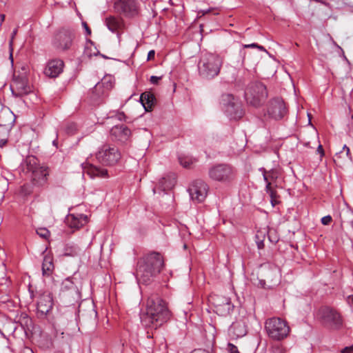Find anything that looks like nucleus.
<instances>
[{
  "mask_svg": "<svg viewBox=\"0 0 353 353\" xmlns=\"http://www.w3.org/2000/svg\"><path fill=\"white\" fill-rule=\"evenodd\" d=\"M112 86L113 83L110 77L108 79H103L101 82L97 83L92 88L90 97L91 99L93 101H98L101 97L106 94L107 92L110 90Z\"/></svg>",
  "mask_w": 353,
  "mask_h": 353,
  "instance_id": "20",
  "label": "nucleus"
},
{
  "mask_svg": "<svg viewBox=\"0 0 353 353\" xmlns=\"http://www.w3.org/2000/svg\"><path fill=\"white\" fill-rule=\"evenodd\" d=\"M15 121V116L8 108H3L0 111V136L2 132L10 134Z\"/></svg>",
  "mask_w": 353,
  "mask_h": 353,
  "instance_id": "18",
  "label": "nucleus"
},
{
  "mask_svg": "<svg viewBox=\"0 0 353 353\" xmlns=\"http://www.w3.org/2000/svg\"><path fill=\"white\" fill-rule=\"evenodd\" d=\"M5 20V14H0V26H1L2 23Z\"/></svg>",
  "mask_w": 353,
  "mask_h": 353,
  "instance_id": "53",
  "label": "nucleus"
},
{
  "mask_svg": "<svg viewBox=\"0 0 353 353\" xmlns=\"http://www.w3.org/2000/svg\"><path fill=\"white\" fill-rule=\"evenodd\" d=\"M341 353H353V344L350 346L345 347L341 350Z\"/></svg>",
  "mask_w": 353,
  "mask_h": 353,
  "instance_id": "44",
  "label": "nucleus"
},
{
  "mask_svg": "<svg viewBox=\"0 0 353 353\" xmlns=\"http://www.w3.org/2000/svg\"><path fill=\"white\" fill-rule=\"evenodd\" d=\"M105 25L112 32H117L123 26L121 18L114 16H110L105 19Z\"/></svg>",
  "mask_w": 353,
  "mask_h": 353,
  "instance_id": "25",
  "label": "nucleus"
},
{
  "mask_svg": "<svg viewBox=\"0 0 353 353\" xmlns=\"http://www.w3.org/2000/svg\"><path fill=\"white\" fill-rule=\"evenodd\" d=\"M110 134L116 141L125 143L131 137V130L124 125H115L111 129Z\"/></svg>",
  "mask_w": 353,
  "mask_h": 353,
  "instance_id": "22",
  "label": "nucleus"
},
{
  "mask_svg": "<svg viewBox=\"0 0 353 353\" xmlns=\"http://www.w3.org/2000/svg\"><path fill=\"white\" fill-rule=\"evenodd\" d=\"M316 317L329 330H339L343 326V319L341 313L334 307L326 305L321 307L316 312Z\"/></svg>",
  "mask_w": 353,
  "mask_h": 353,
  "instance_id": "5",
  "label": "nucleus"
},
{
  "mask_svg": "<svg viewBox=\"0 0 353 353\" xmlns=\"http://www.w3.org/2000/svg\"><path fill=\"white\" fill-rule=\"evenodd\" d=\"M267 97L266 86L260 81L251 82L245 90V99L247 103L254 107L263 105Z\"/></svg>",
  "mask_w": 353,
  "mask_h": 353,
  "instance_id": "6",
  "label": "nucleus"
},
{
  "mask_svg": "<svg viewBox=\"0 0 353 353\" xmlns=\"http://www.w3.org/2000/svg\"><path fill=\"white\" fill-rule=\"evenodd\" d=\"M259 170L262 172L263 180L265 181V183H267L268 182H271V180L268 176L267 170L263 168H260Z\"/></svg>",
  "mask_w": 353,
  "mask_h": 353,
  "instance_id": "42",
  "label": "nucleus"
},
{
  "mask_svg": "<svg viewBox=\"0 0 353 353\" xmlns=\"http://www.w3.org/2000/svg\"><path fill=\"white\" fill-rule=\"evenodd\" d=\"M245 48H258L259 50H261V51H263V52H265L266 53H268V51L263 46H260L256 43H252L250 44H243V45H242V49H241L239 51L240 55L242 57V64L244 63V62L245 61V57L247 54V52L245 50Z\"/></svg>",
  "mask_w": 353,
  "mask_h": 353,
  "instance_id": "29",
  "label": "nucleus"
},
{
  "mask_svg": "<svg viewBox=\"0 0 353 353\" xmlns=\"http://www.w3.org/2000/svg\"><path fill=\"white\" fill-rule=\"evenodd\" d=\"M74 37L73 30L63 28L54 35L52 45L58 52H65L71 48Z\"/></svg>",
  "mask_w": 353,
  "mask_h": 353,
  "instance_id": "11",
  "label": "nucleus"
},
{
  "mask_svg": "<svg viewBox=\"0 0 353 353\" xmlns=\"http://www.w3.org/2000/svg\"><path fill=\"white\" fill-rule=\"evenodd\" d=\"M287 108L283 99L275 98L272 99L268 105V113L274 120H281L287 114Z\"/></svg>",
  "mask_w": 353,
  "mask_h": 353,
  "instance_id": "16",
  "label": "nucleus"
},
{
  "mask_svg": "<svg viewBox=\"0 0 353 353\" xmlns=\"http://www.w3.org/2000/svg\"><path fill=\"white\" fill-rule=\"evenodd\" d=\"M317 152L321 154V156L324 155V150L323 148V146L321 145H319L317 148Z\"/></svg>",
  "mask_w": 353,
  "mask_h": 353,
  "instance_id": "51",
  "label": "nucleus"
},
{
  "mask_svg": "<svg viewBox=\"0 0 353 353\" xmlns=\"http://www.w3.org/2000/svg\"><path fill=\"white\" fill-rule=\"evenodd\" d=\"M223 63V58L216 54H202L198 63L199 76L205 79H212L217 77Z\"/></svg>",
  "mask_w": 353,
  "mask_h": 353,
  "instance_id": "4",
  "label": "nucleus"
},
{
  "mask_svg": "<svg viewBox=\"0 0 353 353\" xmlns=\"http://www.w3.org/2000/svg\"><path fill=\"white\" fill-rule=\"evenodd\" d=\"M140 101L145 111H151L154 106L157 99L151 92H144L140 96Z\"/></svg>",
  "mask_w": 353,
  "mask_h": 353,
  "instance_id": "24",
  "label": "nucleus"
},
{
  "mask_svg": "<svg viewBox=\"0 0 353 353\" xmlns=\"http://www.w3.org/2000/svg\"><path fill=\"white\" fill-rule=\"evenodd\" d=\"M53 307V297L50 292L39 294L37 304L38 318L44 319Z\"/></svg>",
  "mask_w": 353,
  "mask_h": 353,
  "instance_id": "14",
  "label": "nucleus"
},
{
  "mask_svg": "<svg viewBox=\"0 0 353 353\" xmlns=\"http://www.w3.org/2000/svg\"><path fill=\"white\" fill-rule=\"evenodd\" d=\"M121 154L114 145H103L96 153L97 160L102 165L113 166L121 159Z\"/></svg>",
  "mask_w": 353,
  "mask_h": 353,
  "instance_id": "9",
  "label": "nucleus"
},
{
  "mask_svg": "<svg viewBox=\"0 0 353 353\" xmlns=\"http://www.w3.org/2000/svg\"><path fill=\"white\" fill-rule=\"evenodd\" d=\"M23 321H24V323L26 325H28V323H31V319L26 314H24V316L23 317Z\"/></svg>",
  "mask_w": 353,
  "mask_h": 353,
  "instance_id": "49",
  "label": "nucleus"
},
{
  "mask_svg": "<svg viewBox=\"0 0 353 353\" xmlns=\"http://www.w3.org/2000/svg\"><path fill=\"white\" fill-rule=\"evenodd\" d=\"M83 26L87 32V34L88 35H90L91 34V30L90 28L88 27V24L85 23V22H83Z\"/></svg>",
  "mask_w": 353,
  "mask_h": 353,
  "instance_id": "50",
  "label": "nucleus"
},
{
  "mask_svg": "<svg viewBox=\"0 0 353 353\" xmlns=\"http://www.w3.org/2000/svg\"><path fill=\"white\" fill-rule=\"evenodd\" d=\"M332 221V218L330 215H327L321 219V223L324 225H329Z\"/></svg>",
  "mask_w": 353,
  "mask_h": 353,
  "instance_id": "40",
  "label": "nucleus"
},
{
  "mask_svg": "<svg viewBox=\"0 0 353 353\" xmlns=\"http://www.w3.org/2000/svg\"><path fill=\"white\" fill-rule=\"evenodd\" d=\"M77 130H78V126H77V123L71 122V123H68L66 125L65 132L68 134H71V135L74 134L77 132Z\"/></svg>",
  "mask_w": 353,
  "mask_h": 353,
  "instance_id": "32",
  "label": "nucleus"
},
{
  "mask_svg": "<svg viewBox=\"0 0 353 353\" xmlns=\"http://www.w3.org/2000/svg\"><path fill=\"white\" fill-rule=\"evenodd\" d=\"M64 62L61 59H52L49 60L44 69V74L50 78H57L63 71Z\"/></svg>",
  "mask_w": 353,
  "mask_h": 353,
  "instance_id": "19",
  "label": "nucleus"
},
{
  "mask_svg": "<svg viewBox=\"0 0 353 353\" xmlns=\"http://www.w3.org/2000/svg\"><path fill=\"white\" fill-rule=\"evenodd\" d=\"M179 161L180 164L185 168H188L192 163V161L187 157H179Z\"/></svg>",
  "mask_w": 353,
  "mask_h": 353,
  "instance_id": "35",
  "label": "nucleus"
},
{
  "mask_svg": "<svg viewBox=\"0 0 353 353\" xmlns=\"http://www.w3.org/2000/svg\"><path fill=\"white\" fill-rule=\"evenodd\" d=\"M86 173L91 177H101L104 178L108 176V170L105 168L97 167L92 164L86 168Z\"/></svg>",
  "mask_w": 353,
  "mask_h": 353,
  "instance_id": "27",
  "label": "nucleus"
},
{
  "mask_svg": "<svg viewBox=\"0 0 353 353\" xmlns=\"http://www.w3.org/2000/svg\"><path fill=\"white\" fill-rule=\"evenodd\" d=\"M65 222L69 228L76 230L88 223V216L83 214H69L66 216Z\"/></svg>",
  "mask_w": 353,
  "mask_h": 353,
  "instance_id": "21",
  "label": "nucleus"
},
{
  "mask_svg": "<svg viewBox=\"0 0 353 353\" xmlns=\"http://www.w3.org/2000/svg\"><path fill=\"white\" fill-rule=\"evenodd\" d=\"M350 225H351V227H352V229H353V220L350 222Z\"/></svg>",
  "mask_w": 353,
  "mask_h": 353,
  "instance_id": "62",
  "label": "nucleus"
},
{
  "mask_svg": "<svg viewBox=\"0 0 353 353\" xmlns=\"http://www.w3.org/2000/svg\"><path fill=\"white\" fill-rule=\"evenodd\" d=\"M170 316L167 303L158 294H154L148 297L146 312L141 316V320L145 326L156 329L166 323Z\"/></svg>",
  "mask_w": 353,
  "mask_h": 353,
  "instance_id": "1",
  "label": "nucleus"
},
{
  "mask_svg": "<svg viewBox=\"0 0 353 353\" xmlns=\"http://www.w3.org/2000/svg\"><path fill=\"white\" fill-rule=\"evenodd\" d=\"M265 192L269 194L271 199L276 198L277 193L276 192L272 189L271 182H268L265 185Z\"/></svg>",
  "mask_w": 353,
  "mask_h": 353,
  "instance_id": "33",
  "label": "nucleus"
},
{
  "mask_svg": "<svg viewBox=\"0 0 353 353\" xmlns=\"http://www.w3.org/2000/svg\"><path fill=\"white\" fill-rule=\"evenodd\" d=\"M221 104L227 115L232 119H239L243 112L241 103L230 94L221 95Z\"/></svg>",
  "mask_w": 353,
  "mask_h": 353,
  "instance_id": "12",
  "label": "nucleus"
},
{
  "mask_svg": "<svg viewBox=\"0 0 353 353\" xmlns=\"http://www.w3.org/2000/svg\"><path fill=\"white\" fill-rule=\"evenodd\" d=\"M164 267L163 256L157 252H150L139 259L137 264L136 277L139 283H150Z\"/></svg>",
  "mask_w": 353,
  "mask_h": 353,
  "instance_id": "2",
  "label": "nucleus"
},
{
  "mask_svg": "<svg viewBox=\"0 0 353 353\" xmlns=\"http://www.w3.org/2000/svg\"><path fill=\"white\" fill-rule=\"evenodd\" d=\"M97 54H99V51H97V52H94V55H95V56H96V55H97Z\"/></svg>",
  "mask_w": 353,
  "mask_h": 353,
  "instance_id": "61",
  "label": "nucleus"
},
{
  "mask_svg": "<svg viewBox=\"0 0 353 353\" xmlns=\"http://www.w3.org/2000/svg\"><path fill=\"white\" fill-rule=\"evenodd\" d=\"M161 77H157V76H151L150 79V81L152 84H157L159 81L161 79Z\"/></svg>",
  "mask_w": 353,
  "mask_h": 353,
  "instance_id": "45",
  "label": "nucleus"
},
{
  "mask_svg": "<svg viewBox=\"0 0 353 353\" xmlns=\"http://www.w3.org/2000/svg\"><path fill=\"white\" fill-rule=\"evenodd\" d=\"M269 239H270V241L271 242H274V243H276L277 242V240H272L271 238L269 236Z\"/></svg>",
  "mask_w": 353,
  "mask_h": 353,
  "instance_id": "59",
  "label": "nucleus"
},
{
  "mask_svg": "<svg viewBox=\"0 0 353 353\" xmlns=\"http://www.w3.org/2000/svg\"><path fill=\"white\" fill-rule=\"evenodd\" d=\"M8 136L9 134H6L5 132H2L0 136V148H3L7 144Z\"/></svg>",
  "mask_w": 353,
  "mask_h": 353,
  "instance_id": "37",
  "label": "nucleus"
},
{
  "mask_svg": "<svg viewBox=\"0 0 353 353\" xmlns=\"http://www.w3.org/2000/svg\"><path fill=\"white\" fill-rule=\"evenodd\" d=\"M230 332L237 338L245 336L247 333L246 325L244 322L236 321L234 322L230 327Z\"/></svg>",
  "mask_w": 353,
  "mask_h": 353,
  "instance_id": "26",
  "label": "nucleus"
},
{
  "mask_svg": "<svg viewBox=\"0 0 353 353\" xmlns=\"http://www.w3.org/2000/svg\"><path fill=\"white\" fill-rule=\"evenodd\" d=\"M208 185L201 180L194 181L188 188L191 199L197 202H203L208 194Z\"/></svg>",
  "mask_w": 353,
  "mask_h": 353,
  "instance_id": "17",
  "label": "nucleus"
},
{
  "mask_svg": "<svg viewBox=\"0 0 353 353\" xmlns=\"http://www.w3.org/2000/svg\"><path fill=\"white\" fill-rule=\"evenodd\" d=\"M112 117H114L116 119L121 121H125L127 118L123 112H115V114L112 115Z\"/></svg>",
  "mask_w": 353,
  "mask_h": 353,
  "instance_id": "39",
  "label": "nucleus"
},
{
  "mask_svg": "<svg viewBox=\"0 0 353 353\" xmlns=\"http://www.w3.org/2000/svg\"><path fill=\"white\" fill-rule=\"evenodd\" d=\"M219 307H222L224 311L230 313L233 310L234 305L232 304L231 301L229 298H224L223 304L219 305Z\"/></svg>",
  "mask_w": 353,
  "mask_h": 353,
  "instance_id": "31",
  "label": "nucleus"
},
{
  "mask_svg": "<svg viewBox=\"0 0 353 353\" xmlns=\"http://www.w3.org/2000/svg\"><path fill=\"white\" fill-rule=\"evenodd\" d=\"M256 243L257 245V248L259 249H263L264 248V234H262L261 236H260V234L258 233L256 234Z\"/></svg>",
  "mask_w": 353,
  "mask_h": 353,
  "instance_id": "36",
  "label": "nucleus"
},
{
  "mask_svg": "<svg viewBox=\"0 0 353 353\" xmlns=\"http://www.w3.org/2000/svg\"><path fill=\"white\" fill-rule=\"evenodd\" d=\"M230 346V353H240L238 350V348L234 345H232L231 343H229Z\"/></svg>",
  "mask_w": 353,
  "mask_h": 353,
  "instance_id": "46",
  "label": "nucleus"
},
{
  "mask_svg": "<svg viewBox=\"0 0 353 353\" xmlns=\"http://www.w3.org/2000/svg\"><path fill=\"white\" fill-rule=\"evenodd\" d=\"M81 249L74 243H68L64 248V255L68 256H75L81 252Z\"/></svg>",
  "mask_w": 353,
  "mask_h": 353,
  "instance_id": "30",
  "label": "nucleus"
},
{
  "mask_svg": "<svg viewBox=\"0 0 353 353\" xmlns=\"http://www.w3.org/2000/svg\"><path fill=\"white\" fill-rule=\"evenodd\" d=\"M59 297L68 305H73L81 299V293L71 278L68 277L61 283Z\"/></svg>",
  "mask_w": 353,
  "mask_h": 353,
  "instance_id": "10",
  "label": "nucleus"
},
{
  "mask_svg": "<svg viewBox=\"0 0 353 353\" xmlns=\"http://www.w3.org/2000/svg\"><path fill=\"white\" fill-rule=\"evenodd\" d=\"M101 56L102 57H103L104 59H108V57H106L105 55L101 54Z\"/></svg>",
  "mask_w": 353,
  "mask_h": 353,
  "instance_id": "60",
  "label": "nucleus"
},
{
  "mask_svg": "<svg viewBox=\"0 0 353 353\" xmlns=\"http://www.w3.org/2000/svg\"><path fill=\"white\" fill-rule=\"evenodd\" d=\"M176 184V176L174 174H168L165 176L161 177L157 186L153 189L154 192L155 189L158 188L162 191L170 190L174 188Z\"/></svg>",
  "mask_w": 353,
  "mask_h": 353,
  "instance_id": "23",
  "label": "nucleus"
},
{
  "mask_svg": "<svg viewBox=\"0 0 353 353\" xmlns=\"http://www.w3.org/2000/svg\"><path fill=\"white\" fill-rule=\"evenodd\" d=\"M54 270L52 259L50 256H45L42 263V274L43 276H50Z\"/></svg>",
  "mask_w": 353,
  "mask_h": 353,
  "instance_id": "28",
  "label": "nucleus"
},
{
  "mask_svg": "<svg viewBox=\"0 0 353 353\" xmlns=\"http://www.w3.org/2000/svg\"><path fill=\"white\" fill-rule=\"evenodd\" d=\"M21 168L34 186L44 188L47 185L50 168L47 165H41L37 157L28 156L21 163Z\"/></svg>",
  "mask_w": 353,
  "mask_h": 353,
  "instance_id": "3",
  "label": "nucleus"
},
{
  "mask_svg": "<svg viewBox=\"0 0 353 353\" xmlns=\"http://www.w3.org/2000/svg\"><path fill=\"white\" fill-rule=\"evenodd\" d=\"M195 353H210V352L208 351H205V350H199Z\"/></svg>",
  "mask_w": 353,
  "mask_h": 353,
  "instance_id": "58",
  "label": "nucleus"
},
{
  "mask_svg": "<svg viewBox=\"0 0 353 353\" xmlns=\"http://www.w3.org/2000/svg\"><path fill=\"white\" fill-rule=\"evenodd\" d=\"M208 175L212 181L228 183L235 179L236 170L230 164L219 163L209 169Z\"/></svg>",
  "mask_w": 353,
  "mask_h": 353,
  "instance_id": "8",
  "label": "nucleus"
},
{
  "mask_svg": "<svg viewBox=\"0 0 353 353\" xmlns=\"http://www.w3.org/2000/svg\"><path fill=\"white\" fill-rule=\"evenodd\" d=\"M347 303L351 307H353V295H349L346 298Z\"/></svg>",
  "mask_w": 353,
  "mask_h": 353,
  "instance_id": "48",
  "label": "nucleus"
},
{
  "mask_svg": "<svg viewBox=\"0 0 353 353\" xmlns=\"http://www.w3.org/2000/svg\"><path fill=\"white\" fill-rule=\"evenodd\" d=\"M342 152H343V151H341L339 153L336 154V155H335L336 159H334L335 161H337L339 158H341V155Z\"/></svg>",
  "mask_w": 353,
  "mask_h": 353,
  "instance_id": "55",
  "label": "nucleus"
},
{
  "mask_svg": "<svg viewBox=\"0 0 353 353\" xmlns=\"http://www.w3.org/2000/svg\"><path fill=\"white\" fill-rule=\"evenodd\" d=\"M12 94L15 97H22L31 92L28 80L24 75H14L12 83L10 85Z\"/></svg>",
  "mask_w": 353,
  "mask_h": 353,
  "instance_id": "15",
  "label": "nucleus"
},
{
  "mask_svg": "<svg viewBox=\"0 0 353 353\" xmlns=\"http://www.w3.org/2000/svg\"><path fill=\"white\" fill-rule=\"evenodd\" d=\"M212 10H214V8H210L206 10H201L200 12H201L203 15H205L211 12Z\"/></svg>",
  "mask_w": 353,
  "mask_h": 353,
  "instance_id": "52",
  "label": "nucleus"
},
{
  "mask_svg": "<svg viewBox=\"0 0 353 353\" xmlns=\"http://www.w3.org/2000/svg\"><path fill=\"white\" fill-rule=\"evenodd\" d=\"M265 328L268 336L274 341L284 339L290 332V327L288 323L279 317L267 319L265 323Z\"/></svg>",
  "mask_w": 353,
  "mask_h": 353,
  "instance_id": "7",
  "label": "nucleus"
},
{
  "mask_svg": "<svg viewBox=\"0 0 353 353\" xmlns=\"http://www.w3.org/2000/svg\"><path fill=\"white\" fill-rule=\"evenodd\" d=\"M12 50H13V49L11 50V48H10V59H11V61H12V62L13 61V58H12Z\"/></svg>",
  "mask_w": 353,
  "mask_h": 353,
  "instance_id": "57",
  "label": "nucleus"
},
{
  "mask_svg": "<svg viewBox=\"0 0 353 353\" xmlns=\"http://www.w3.org/2000/svg\"><path fill=\"white\" fill-rule=\"evenodd\" d=\"M114 8L117 12L126 17H134L139 14V6L136 0H117Z\"/></svg>",
  "mask_w": 353,
  "mask_h": 353,
  "instance_id": "13",
  "label": "nucleus"
},
{
  "mask_svg": "<svg viewBox=\"0 0 353 353\" xmlns=\"http://www.w3.org/2000/svg\"><path fill=\"white\" fill-rule=\"evenodd\" d=\"M22 353H34L33 351L30 348H25Z\"/></svg>",
  "mask_w": 353,
  "mask_h": 353,
  "instance_id": "54",
  "label": "nucleus"
},
{
  "mask_svg": "<svg viewBox=\"0 0 353 353\" xmlns=\"http://www.w3.org/2000/svg\"><path fill=\"white\" fill-rule=\"evenodd\" d=\"M276 198H274L273 199H271V203H272V205L273 206H274V205H276Z\"/></svg>",
  "mask_w": 353,
  "mask_h": 353,
  "instance_id": "56",
  "label": "nucleus"
},
{
  "mask_svg": "<svg viewBox=\"0 0 353 353\" xmlns=\"http://www.w3.org/2000/svg\"><path fill=\"white\" fill-rule=\"evenodd\" d=\"M343 150H345V152H346V156H347V158L350 161H352V156L350 153V148L346 145H344L343 147Z\"/></svg>",
  "mask_w": 353,
  "mask_h": 353,
  "instance_id": "43",
  "label": "nucleus"
},
{
  "mask_svg": "<svg viewBox=\"0 0 353 353\" xmlns=\"http://www.w3.org/2000/svg\"><path fill=\"white\" fill-rule=\"evenodd\" d=\"M154 56H155V51L154 50H151L148 52V58H147V60L148 61H150V60H152L154 59Z\"/></svg>",
  "mask_w": 353,
  "mask_h": 353,
  "instance_id": "47",
  "label": "nucleus"
},
{
  "mask_svg": "<svg viewBox=\"0 0 353 353\" xmlns=\"http://www.w3.org/2000/svg\"><path fill=\"white\" fill-rule=\"evenodd\" d=\"M17 32H18V28H17L12 32L11 38L9 41V46H10V48H11V50H12L13 40H14V38L15 37V36L17 35Z\"/></svg>",
  "mask_w": 353,
  "mask_h": 353,
  "instance_id": "41",
  "label": "nucleus"
},
{
  "mask_svg": "<svg viewBox=\"0 0 353 353\" xmlns=\"http://www.w3.org/2000/svg\"><path fill=\"white\" fill-rule=\"evenodd\" d=\"M267 173L271 181H275L279 178V173L276 169H271Z\"/></svg>",
  "mask_w": 353,
  "mask_h": 353,
  "instance_id": "34",
  "label": "nucleus"
},
{
  "mask_svg": "<svg viewBox=\"0 0 353 353\" xmlns=\"http://www.w3.org/2000/svg\"><path fill=\"white\" fill-rule=\"evenodd\" d=\"M37 233L42 238L47 239L50 236V232L46 228H41Z\"/></svg>",
  "mask_w": 353,
  "mask_h": 353,
  "instance_id": "38",
  "label": "nucleus"
}]
</instances>
